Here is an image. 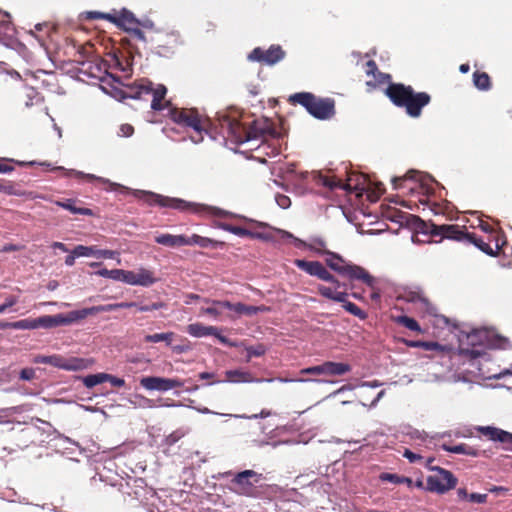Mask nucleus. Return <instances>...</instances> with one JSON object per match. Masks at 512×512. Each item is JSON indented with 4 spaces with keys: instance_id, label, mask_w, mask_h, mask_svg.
Returning <instances> with one entry per match:
<instances>
[{
    "instance_id": "obj_26",
    "label": "nucleus",
    "mask_w": 512,
    "mask_h": 512,
    "mask_svg": "<svg viewBox=\"0 0 512 512\" xmlns=\"http://www.w3.org/2000/svg\"><path fill=\"white\" fill-rule=\"evenodd\" d=\"M218 227L224 231L230 232L239 237H251V238H258V239H263V240L268 239V236L263 233L252 232L244 227L234 226V225H231L228 223H219Z\"/></svg>"
},
{
    "instance_id": "obj_1",
    "label": "nucleus",
    "mask_w": 512,
    "mask_h": 512,
    "mask_svg": "<svg viewBox=\"0 0 512 512\" xmlns=\"http://www.w3.org/2000/svg\"><path fill=\"white\" fill-rule=\"evenodd\" d=\"M218 122L223 136L235 144L278 135L273 122L267 118L256 119L246 126L237 119L223 115L218 118Z\"/></svg>"
},
{
    "instance_id": "obj_11",
    "label": "nucleus",
    "mask_w": 512,
    "mask_h": 512,
    "mask_svg": "<svg viewBox=\"0 0 512 512\" xmlns=\"http://www.w3.org/2000/svg\"><path fill=\"white\" fill-rule=\"evenodd\" d=\"M427 226L426 232L431 236H439L441 239H450L461 243H466L469 232L465 226L459 225H437L434 223L425 224Z\"/></svg>"
},
{
    "instance_id": "obj_29",
    "label": "nucleus",
    "mask_w": 512,
    "mask_h": 512,
    "mask_svg": "<svg viewBox=\"0 0 512 512\" xmlns=\"http://www.w3.org/2000/svg\"><path fill=\"white\" fill-rule=\"evenodd\" d=\"M155 242L167 247L185 246V235L161 234L155 237Z\"/></svg>"
},
{
    "instance_id": "obj_54",
    "label": "nucleus",
    "mask_w": 512,
    "mask_h": 512,
    "mask_svg": "<svg viewBox=\"0 0 512 512\" xmlns=\"http://www.w3.org/2000/svg\"><path fill=\"white\" fill-rule=\"evenodd\" d=\"M488 495L487 494H480V493H469L467 502L470 503H477V504H484L487 502Z\"/></svg>"
},
{
    "instance_id": "obj_62",
    "label": "nucleus",
    "mask_w": 512,
    "mask_h": 512,
    "mask_svg": "<svg viewBox=\"0 0 512 512\" xmlns=\"http://www.w3.org/2000/svg\"><path fill=\"white\" fill-rule=\"evenodd\" d=\"M27 99L28 100L25 102L26 107H30L35 103V101L38 102L40 100L38 94L33 89L29 90V93L27 94Z\"/></svg>"
},
{
    "instance_id": "obj_12",
    "label": "nucleus",
    "mask_w": 512,
    "mask_h": 512,
    "mask_svg": "<svg viewBox=\"0 0 512 512\" xmlns=\"http://www.w3.org/2000/svg\"><path fill=\"white\" fill-rule=\"evenodd\" d=\"M285 56L286 52L280 45H271L267 50L260 47L254 48L248 55V59L272 66L283 60Z\"/></svg>"
},
{
    "instance_id": "obj_4",
    "label": "nucleus",
    "mask_w": 512,
    "mask_h": 512,
    "mask_svg": "<svg viewBox=\"0 0 512 512\" xmlns=\"http://www.w3.org/2000/svg\"><path fill=\"white\" fill-rule=\"evenodd\" d=\"M289 102L299 104L315 118L325 120L335 114V102L331 98H318L310 92H299L289 97Z\"/></svg>"
},
{
    "instance_id": "obj_57",
    "label": "nucleus",
    "mask_w": 512,
    "mask_h": 512,
    "mask_svg": "<svg viewBox=\"0 0 512 512\" xmlns=\"http://www.w3.org/2000/svg\"><path fill=\"white\" fill-rule=\"evenodd\" d=\"M35 378V370L33 368H24L20 371V379L30 381Z\"/></svg>"
},
{
    "instance_id": "obj_6",
    "label": "nucleus",
    "mask_w": 512,
    "mask_h": 512,
    "mask_svg": "<svg viewBox=\"0 0 512 512\" xmlns=\"http://www.w3.org/2000/svg\"><path fill=\"white\" fill-rule=\"evenodd\" d=\"M169 117L174 123L193 129L199 134L200 139H202V132L206 131L210 124V121L203 118L194 108H170Z\"/></svg>"
},
{
    "instance_id": "obj_33",
    "label": "nucleus",
    "mask_w": 512,
    "mask_h": 512,
    "mask_svg": "<svg viewBox=\"0 0 512 512\" xmlns=\"http://www.w3.org/2000/svg\"><path fill=\"white\" fill-rule=\"evenodd\" d=\"M442 448H443V450L450 452V453H454V454H464V455H469L472 457H477L479 455V451L477 449H475L467 444H464V443L459 444V445L443 444Z\"/></svg>"
},
{
    "instance_id": "obj_32",
    "label": "nucleus",
    "mask_w": 512,
    "mask_h": 512,
    "mask_svg": "<svg viewBox=\"0 0 512 512\" xmlns=\"http://www.w3.org/2000/svg\"><path fill=\"white\" fill-rule=\"evenodd\" d=\"M325 375H343L351 370L346 363L327 361L323 363Z\"/></svg>"
},
{
    "instance_id": "obj_5",
    "label": "nucleus",
    "mask_w": 512,
    "mask_h": 512,
    "mask_svg": "<svg viewBox=\"0 0 512 512\" xmlns=\"http://www.w3.org/2000/svg\"><path fill=\"white\" fill-rule=\"evenodd\" d=\"M326 264L339 275L348 278L350 281L358 280L367 286L373 285V276L363 267L346 261L342 256L327 251Z\"/></svg>"
},
{
    "instance_id": "obj_45",
    "label": "nucleus",
    "mask_w": 512,
    "mask_h": 512,
    "mask_svg": "<svg viewBox=\"0 0 512 512\" xmlns=\"http://www.w3.org/2000/svg\"><path fill=\"white\" fill-rule=\"evenodd\" d=\"M245 350L247 352L246 362H250L252 357L263 356L266 353L267 348H266V346L264 344L260 343V344H257L255 346H246Z\"/></svg>"
},
{
    "instance_id": "obj_30",
    "label": "nucleus",
    "mask_w": 512,
    "mask_h": 512,
    "mask_svg": "<svg viewBox=\"0 0 512 512\" xmlns=\"http://www.w3.org/2000/svg\"><path fill=\"white\" fill-rule=\"evenodd\" d=\"M225 375L226 380L232 383H250L255 381V378L250 372L239 369L227 370Z\"/></svg>"
},
{
    "instance_id": "obj_8",
    "label": "nucleus",
    "mask_w": 512,
    "mask_h": 512,
    "mask_svg": "<svg viewBox=\"0 0 512 512\" xmlns=\"http://www.w3.org/2000/svg\"><path fill=\"white\" fill-rule=\"evenodd\" d=\"M429 469L434 474L429 475L426 479V491L442 495L456 487L458 479L451 471L439 466H429Z\"/></svg>"
},
{
    "instance_id": "obj_34",
    "label": "nucleus",
    "mask_w": 512,
    "mask_h": 512,
    "mask_svg": "<svg viewBox=\"0 0 512 512\" xmlns=\"http://www.w3.org/2000/svg\"><path fill=\"white\" fill-rule=\"evenodd\" d=\"M317 183L327 187L331 190L341 188L346 191H351L352 188L349 184H343L340 180L335 177H328L324 175H318Z\"/></svg>"
},
{
    "instance_id": "obj_35",
    "label": "nucleus",
    "mask_w": 512,
    "mask_h": 512,
    "mask_svg": "<svg viewBox=\"0 0 512 512\" xmlns=\"http://www.w3.org/2000/svg\"><path fill=\"white\" fill-rule=\"evenodd\" d=\"M56 205L66 209V210H69L73 214H80V215H87V216L93 215V211L91 209L84 208V207H77L76 201L73 199H67L65 201H57Z\"/></svg>"
},
{
    "instance_id": "obj_40",
    "label": "nucleus",
    "mask_w": 512,
    "mask_h": 512,
    "mask_svg": "<svg viewBox=\"0 0 512 512\" xmlns=\"http://www.w3.org/2000/svg\"><path fill=\"white\" fill-rule=\"evenodd\" d=\"M174 335V332L149 334L145 336L144 341L147 343H158L163 341L167 345H170Z\"/></svg>"
},
{
    "instance_id": "obj_23",
    "label": "nucleus",
    "mask_w": 512,
    "mask_h": 512,
    "mask_svg": "<svg viewBox=\"0 0 512 512\" xmlns=\"http://www.w3.org/2000/svg\"><path fill=\"white\" fill-rule=\"evenodd\" d=\"M76 254L83 257H89L94 256L97 258H104V259H115L119 256V253L113 250H103V249H97L94 246H84V245H77L76 246Z\"/></svg>"
},
{
    "instance_id": "obj_3",
    "label": "nucleus",
    "mask_w": 512,
    "mask_h": 512,
    "mask_svg": "<svg viewBox=\"0 0 512 512\" xmlns=\"http://www.w3.org/2000/svg\"><path fill=\"white\" fill-rule=\"evenodd\" d=\"M385 95L395 106L405 108L407 115L412 118L420 117L422 109L431 102L427 92H415L412 86L403 83H390Z\"/></svg>"
},
{
    "instance_id": "obj_58",
    "label": "nucleus",
    "mask_w": 512,
    "mask_h": 512,
    "mask_svg": "<svg viewBox=\"0 0 512 512\" xmlns=\"http://www.w3.org/2000/svg\"><path fill=\"white\" fill-rule=\"evenodd\" d=\"M276 202L283 209H286V208H288L291 205L290 198L288 196H286V195H283V194H278L276 196Z\"/></svg>"
},
{
    "instance_id": "obj_7",
    "label": "nucleus",
    "mask_w": 512,
    "mask_h": 512,
    "mask_svg": "<svg viewBox=\"0 0 512 512\" xmlns=\"http://www.w3.org/2000/svg\"><path fill=\"white\" fill-rule=\"evenodd\" d=\"M263 475L254 470H244L234 475L230 481V490L237 495L254 498L257 486Z\"/></svg>"
},
{
    "instance_id": "obj_19",
    "label": "nucleus",
    "mask_w": 512,
    "mask_h": 512,
    "mask_svg": "<svg viewBox=\"0 0 512 512\" xmlns=\"http://www.w3.org/2000/svg\"><path fill=\"white\" fill-rule=\"evenodd\" d=\"M475 430L490 441L512 443V433L493 426H477Z\"/></svg>"
},
{
    "instance_id": "obj_16",
    "label": "nucleus",
    "mask_w": 512,
    "mask_h": 512,
    "mask_svg": "<svg viewBox=\"0 0 512 512\" xmlns=\"http://www.w3.org/2000/svg\"><path fill=\"white\" fill-rule=\"evenodd\" d=\"M187 332L194 337H204L209 335L215 336L222 344L229 347L243 346V343L231 341L227 337L220 335L218 328L214 326H205L201 323H193L187 326Z\"/></svg>"
},
{
    "instance_id": "obj_46",
    "label": "nucleus",
    "mask_w": 512,
    "mask_h": 512,
    "mask_svg": "<svg viewBox=\"0 0 512 512\" xmlns=\"http://www.w3.org/2000/svg\"><path fill=\"white\" fill-rule=\"evenodd\" d=\"M475 336H469L468 338L471 340L472 348H460V353L470 357L471 359H476L484 354V351L481 347L475 346L473 339Z\"/></svg>"
},
{
    "instance_id": "obj_21",
    "label": "nucleus",
    "mask_w": 512,
    "mask_h": 512,
    "mask_svg": "<svg viewBox=\"0 0 512 512\" xmlns=\"http://www.w3.org/2000/svg\"><path fill=\"white\" fill-rule=\"evenodd\" d=\"M399 299L419 305L424 311L430 310L431 303L420 289H406L400 294Z\"/></svg>"
},
{
    "instance_id": "obj_18",
    "label": "nucleus",
    "mask_w": 512,
    "mask_h": 512,
    "mask_svg": "<svg viewBox=\"0 0 512 512\" xmlns=\"http://www.w3.org/2000/svg\"><path fill=\"white\" fill-rule=\"evenodd\" d=\"M13 329L32 330L37 328H53L55 327L54 316L45 315L36 319H22L11 324Z\"/></svg>"
},
{
    "instance_id": "obj_38",
    "label": "nucleus",
    "mask_w": 512,
    "mask_h": 512,
    "mask_svg": "<svg viewBox=\"0 0 512 512\" xmlns=\"http://www.w3.org/2000/svg\"><path fill=\"white\" fill-rule=\"evenodd\" d=\"M394 322L404 326L405 328L415 331L418 333H422L423 330L420 327L419 323L414 319L406 315H401L393 318Z\"/></svg>"
},
{
    "instance_id": "obj_48",
    "label": "nucleus",
    "mask_w": 512,
    "mask_h": 512,
    "mask_svg": "<svg viewBox=\"0 0 512 512\" xmlns=\"http://www.w3.org/2000/svg\"><path fill=\"white\" fill-rule=\"evenodd\" d=\"M138 303L136 302H120V303H112L104 305L105 312L116 311L119 309H127L135 307L137 308Z\"/></svg>"
},
{
    "instance_id": "obj_59",
    "label": "nucleus",
    "mask_w": 512,
    "mask_h": 512,
    "mask_svg": "<svg viewBox=\"0 0 512 512\" xmlns=\"http://www.w3.org/2000/svg\"><path fill=\"white\" fill-rule=\"evenodd\" d=\"M403 457L409 460L410 463H415L417 461L422 460V456L420 454L414 453L409 449H405L403 452Z\"/></svg>"
},
{
    "instance_id": "obj_13",
    "label": "nucleus",
    "mask_w": 512,
    "mask_h": 512,
    "mask_svg": "<svg viewBox=\"0 0 512 512\" xmlns=\"http://www.w3.org/2000/svg\"><path fill=\"white\" fill-rule=\"evenodd\" d=\"M294 264L301 270L305 271L311 276H315L323 281L330 282L332 284H337L338 287L341 286L340 281L332 275L325 266L319 261H307L303 259H296Z\"/></svg>"
},
{
    "instance_id": "obj_17",
    "label": "nucleus",
    "mask_w": 512,
    "mask_h": 512,
    "mask_svg": "<svg viewBox=\"0 0 512 512\" xmlns=\"http://www.w3.org/2000/svg\"><path fill=\"white\" fill-rule=\"evenodd\" d=\"M140 385L147 390L168 391L183 386V382L177 378H162L156 376L143 377Z\"/></svg>"
},
{
    "instance_id": "obj_10",
    "label": "nucleus",
    "mask_w": 512,
    "mask_h": 512,
    "mask_svg": "<svg viewBox=\"0 0 512 512\" xmlns=\"http://www.w3.org/2000/svg\"><path fill=\"white\" fill-rule=\"evenodd\" d=\"M166 93L167 89L164 85H158L154 88L152 82L147 81L146 83H140L135 87H131L128 97L141 99L145 96L151 95V108L155 111H160L164 108L162 101L164 100Z\"/></svg>"
},
{
    "instance_id": "obj_36",
    "label": "nucleus",
    "mask_w": 512,
    "mask_h": 512,
    "mask_svg": "<svg viewBox=\"0 0 512 512\" xmlns=\"http://www.w3.org/2000/svg\"><path fill=\"white\" fill-rule=\"evenodd\" d=\"M204 302H206V303L211 302L213 305H216L220 308H225V309L235 312L238 315H243L244 304L241 302L231 303L227 300H210V299H204Z\"/></svg>"
},
{
    "instance_id": "obj_14",
    "label": "nucleus",
    "mask_w": 512,
    "mask_h": 512,
    "mask_svg": "<svg viewBox=\"0 0 512 512\" xmlns=\"http://www.w3.org/2000/svg\"><path fill=\"white\" fill-rule=\"evenodd\" d=\"M105 312L104 305H98L80 310H74L69 312L67 315L57 314L54 316L55 327L61 325H68L78 320L85 319L88 316L96 315L98 313Z\"/></svg>"
},
{
    "instance_id": "obj_20",
    "label": "nucleus",
    "mask_w": 512,
    "mask_h": 512,
    "mask_svg": "<svg viewBox=\"0 0 512 512\" xmlns=\"http://www.w3.org/2000/svg\"><path fill=\"white\" fill-rule=\"evenodd\" d=\"M111 23L126 31L132 28L133 26L140 25L139 20L136 19L134 14L126 8H123L120 11L113 9Z\"/></svg>"
},
{
    "instance_id": "obj_31",
    "label": "nucleus",
    "mask_w": 512,
    "mask_h": 512,
    "mask_svg": "<svg viewBox=\"0 0 512 512\" xmlns=\"http://www.w3.org/2000/svg\"><path fill=\"white\" fill-rule=\"evenodd\" d=\"M365 73L368 76H372L375 83L382 84L388 80H390L391 76L389 74L382 73L378 70V66L374 60H368L365 63Z\"/></svg>"
},
{
    "instance_id": "obj_9",
    "label": "nucleus",
    "mask_w": 512,
    "mask_h": 512,
    "mask_svg": "<svg viewBox=\"0 0 512 512\" xmlns=\"http://www.w3.org/2000/svg\"><path fill=\"white\" fill-rule=\"evenodd\" d=\"M34 363L48 364L66 371H81L89 368L93 361L86 358L64 357L60 354H53L49 356L37 355L34 358Z\"/></svg>"
},
{
    "instance_id": "obj_49",
    "label": "nucleus",
    "mask_w": 512,
    "mask_h": 512,
    "mask_svg": "<svg viewBox=\"0 0 512 512\" xmlns=\"http://www.w3.org/2000/svg\"><path fill=\"white\" fill-rule=\"evenodd\" d=\"M85 19L87 20H96V19H103L111 22L112 20V12L110 13H103L99 11H87L85 13Z\"/></svg>"
},
{
    "instance_id": "obj_61",
    "label": "nucleus",
    "mask_w": 512,
    "mask_h": 512,
    "mask_svg": "<svg viewBox=\"0 0 512 512\" xmlns=\"http://www.w3.org/2000/svg\"><path fill=\"white\" fill-rule=\"evenodd\" d=\"M481 228L488 234V237H491L493 239H502L499 236L498 232L495 229H493L489 224H481Z\"/></svg>"
},
{
    "instance_id": "obj_60",
    "label": "nucleus",
    "mask_w": 512,
    "mask_h": 512,
    "mask_svg": "<svg viewBox=\"0 0 512 512\" xmlns=\"http://www.w3.org/2000/svg\"><path fill=\"white\" fill-rule=\"evenodd\" d=\"M372 290L370 294V298L373 302L379 303L381 300V292L380 289L375 286V278L373 277V285L369 286Z\"/></svg>"
},
{
    "instance_id": "obj_22",
    "label": "nucleus",
    "mask_w": 512,
    "mask_h": 512,
    "mask_svg": "<svg viewBox=\"0 0 512 512\" xmlns=\"http://www.w3.org/2000/svg\"><path fill=\"white\" fill-rule=\"evenodd\" d=\"M345 287V284H341L340 287H338L337 284H333V287L320 284L317 287V291L324 298L335 302H343L345 297H348V293Z\"/></svg>"
},
{
    "instance_id": "obj_51",
    "label": "nucleus",
    "mask_w": 512,
    "mask_h": 512,
    "mask_svg": "<svg viewBox=\"0 0 512 512\" xmlns=\"http://www.w3.org/2000/svg\"><path fill=\"white\" fill-rule=\"evenodd\" d=\"M136 272L134 271H126L122 270V274L120 276V281L130 284L137 285Z\"/></svg>"
},
{
    "instance_id": "obj_28",
    "label": "nucleus",
    "mask_w": 512,
    "mask_h": 512,
    "mask_svg": "<svg viewBox=\"0 0 512 512\" xmlns=\"http://www.w3.org/2000/svg\"><path fill=\"white\" fill-rule=\"evenodd\" d=\"M403 342L406 346L411 348H421L426 351H436L438 353L445 351V347L438 342L420 340H403Z\"/></svg>"
},
{
    "instance_id": "obj_47",
    "label": "nucleus",
    "mask_w": 512,
    "mask_h": 512,
    "mask_svg": "<svg viewBox=\"0 0 512 512\" xmlns=\"http://www.w3.org/2000/svg\"><path fill=\"white\" fill-rule=\"evenodd\" d=\"M121 274H122V269L108 270L106 268H102L96 272V275H98V276L117 280V281H120Z\"/></svg>"
},
{
    "instance_id": "obj_55",
    "label": "nucleus",
    "mask_w": 512,
    "mask_h": 512,
    "mask_svg": "<svg viewBox=\"0 0 512 512\" xmlns=\"http://www.w3.org/2000/svg\"><path fill=\"white\" fill-rule=\"evenodd\" d=\"M164 307H165L164 302H156V303H152L151 305L138 304L137 310L140 312H148V311H153V310H159Z\"/></svg>"
},
{
    "instance_id": "obj_24",
    "label": "nucleus",
    "mask_w": 512,
    "mask_h": 512,
    "mask_svg": "<svg viewBox=\"0 0 512 512\" xmlns=\"http://www.w3.org/2000/svg\"><path fill=\"white\" fill-rule=\"evenodd\" d=\"M282 492V488L276 484H264L259 482L257 495H254V498L273 500L281 496Z\"/></svg>"
},
{
    "instance_id": "obj_27",
    "label": "nucleus",
    "mask_w": 512,
    "mask_h": 512,
    "mask_svg": "<svg viewBox=\"0 0 512 512\" xmlns=\"http://www.w3.org/2000/svg\"><path fill=\"white\" fill-rule=\"evenodd\" d=\"M15 28L7 12L0 11V41L14 37Z\"/></svg>"
},
{
    "instance_id": "obj_43",
    "label": "nucleus",
    "mask_w": 512,
    "mask_h": 512,
    "mask_svg": "<svg viewBox=\"0 0 512 512\" xmlns=\"http://www.w3.org/2000/svg\"><path fill=\"white\" fill-rule=\"evenodd\" d=\"M384 481H389L394 484H406L409 487L412 486L413 481L411 478L405 476H399L397 474L383 473L380 477Z\"/></svg>"
},
{
    "instance_id": "obj_53",
    "label": "nucleus",
    "mask_w": 512,
    "mask_h": 512,
    "mask_svg": "<svg viewBox=\"0 0 512 512\" xmlns=\"http://www.w3.org/2000/svg\"><path fill=\"white\" fill-rule=\"evenodd\" d=\"M66 174L68 176H73V177H76V178L85 179L87 181H93V180H100L101 179L99 177H96L93 174H84L83 172L75 171V170H69V171H67Z\"/></svg>"
},
{
    "instance_id": "obj_39",
    "label": "nucleus",
    "mask_w": 512,
    "mask_h": 512,
    "mask_svg": "<svg viewBox=\"0 0 512 512\" xmlns=\"http://www.w3.org/2000/svg\"><path fill=\"white\" fill-rule=\"evenodd\" d=\"M137 285L140 286H151L153 285L157 279L154 276V273L147 269H140L136 272Z\"/></svg>"
},
{
    "instance_id": "obj_56",
    "label": "nucleus",
    "mask_w": 512,
    "mask_h": 512,
    "mask_svg": "<svg viewBox=\"0 0 512 512\" xmlns=\"http://www.w3.org/2000/svg\"><path fill=\"white\" fill-rule=\"evenodd\" d=\"M127 32L135 39L139 40V41H145V35H144V32L139 29L138 26H133L132 28H130L129 30H127Z\"/></svg>"
},
{
    "instance_id": "obj_25",
    "label": "nucleus",
    "mask_w": 512,
    "mask_h": 512,
    "mask_svg": "<svg viewBox=\"0 0 512 512\" xmlns=\"http://www.w3.org/2000/svg\"><path fill=\"white\" fill-rule=\"evenodd\" d=\"M192 245H198L202 248H218V247H224L225 243L223 241L214 240L208 237H203L198 234H193L191 237L185 236V246H192Z\"/></svg>"
},
{
    "instance_id": "obj_63",
    "label": "nucleus",
    "mask_w": 512,
    "mask_h": 512,
    "mask_svg": "<svg viewBox=\"0 0 512 512\" xmlns=\"http://www.w3.org/2000/svg\"><path fill=\"white\" fill-rule=\"evenodd\" d=\"M106 377V381H109L114 387H123L125 385V380L122 378L110 374H106Z\"/></svg>"
},
{
    "instance_id": "obj_15",
    "label": "nucleus",
    "mask_w": 512,
    "mask_h": 512,
    "mask_svg": "<svg viewBox=\"0 0 512 512\" xmlns=\"http://www.w3.org/2000/svg\"><path fill=\"white\" fill-rule=\"evenodd\" d=\"M466 243L467 245H474L482 252L487 255L494 256L499 254L502 245L504 244L503 239H493L487 236V239H484L481 236L476 235L475 233L469 232V237H467Z\"/></svg>"
},
{
    "instance_id": "obj_44",
    "label": "nucleus",
    "mask_w": 512,
    "mask_h": 512,
    "mask_svg": "<svg viewBox=\"0 0 512 512\" xmlns=\"http://www.w3.org/2000/svg\"><path fill=\"white\" fill-rule=\"evenodd\" d=\"M106 379V373L91 374L83 378V383L87 388H92L106 382Z\"/></svg>"
},
{
    "instance_id": "obj_37",
    "label": "nucleus",
    "mask_w": 512,
    "mask_h": 512,
    "mask_svg": "<svg viewBox=\"0 0 512 512\" xmlns=\"http://www.w3.org/2000/svg\"><path fill=\"white\" fill-rule=\"evenodd\" d=\"M473 83L479 90L487 91L491 88V79L486 72L475 71L473 73Z\"/></svg>"
},
{
    "instance_id": "obj_42",
    "label": "nucleus",
    "mask_w": 512,
    "mask_h": 512,
    "mask_svg": "<svg viewBox=\"0 0 512 512\" xmlns=\"http://www.w3.org/2000/svg\"><path fill=\"white\" fill-rule=\"evenodd\" d=\"M347 298L348 297H345V300L341 302L343 304V308L353 316L358 317L361 320H365L368 316L367 313L360 309L356 304L348 301Z\"/></svg>"
},
{
    "instance_id": "obj_2",
    "label": "nucleus",
    "mask_w": 512,
    "mask_h": 512,
    "mask_svg": "<svg viewBox=\"0 0 512 512\" xmlns=\"http://www.w3.org/2000/svg\"><path fill=\"white\" fill-rule=\"evenodd\" d=\"M135 198L142 200L150 206H159L163 208L175 209L181 212H189L200 216H226L227 212L220 208L188 202L181 198L168 197L151 191L135 190Z\"/></svg>"
},
{
    "instance_id": "obj_41",
    "label": "nucleus",
    "mask_w": 512,
    "mask_h": 512,
    "mask_svg": "<svg viewBox=\"0 0 512 512\" xmlns=\"http://www.w3.org/2000/svg\"><path fill=\"white\" fill-rule=\"evenodd\" d=\"M187 433L188 431L183 428L176 429L163 439L162 444L167 448H170L173 445H175L180 439H182Z\"/></svg>"
},
{
    "instance_id": "obj_52",
    "label": "nucleus",
    "mask_w": 512,
    "mask_h": 512,
    "mask_svg": "<svg viewBox=\"0 0 512 512\" xmlns=\"http://www.w3.org/2000/svg\"><path fill=\"white\" fill-rule=\"evenodd\" d=\"M268 307L262 305V306H252V305H245L244 304V310L243 315L252 316L259 312H265L268 311Z\"/></svg>"
},
{
    "instance_id": "obj_64",
    "label": "nucleus",
    "mask_w": 512,
    "mask_h": 512,
    "mask_svg": "<svg viewBox=\"0 0 512 512\" xmlns=\"http://www.w3.org/2000/svg\"><path fill=\"white\" fill-rule=\"evenodd\" d=\"M119 130V135L123 137H129L134 133V127L130 124H122Z\"/></svg>"
},
{
    "instance_id": "obj_50",
    "label": "nucleus",
    "mask_w": 512,
    "mask_h": 512,
    "mask_svg": "<svg viewBox=\"0 0 512 512\" xmlns=\"http://www.w3.org/2000/svg\"><path fill=\"white\" fill-rule=\"evenodd\" d=\"M0 192H3L7 195H19L16 192L13 183L3 179H0Z\"/></svg>"
}]
</instances>
